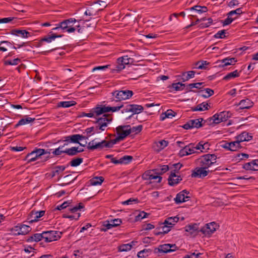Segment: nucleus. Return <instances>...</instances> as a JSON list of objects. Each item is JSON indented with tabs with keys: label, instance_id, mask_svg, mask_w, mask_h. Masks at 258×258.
I'll list each match as a JSON object with an SVG mask.
<instances>
[{
	"label": "nucleus",
	"instance_id": "nucleus-1",
	"mask_svg": "<svg viewBox=\"0 0 258 258\" xmlns=\"http://www.w3.org/2000/svg\"><path fill=\"white\" fill-rule=\"evenodd\" d=\"M104 114L102 117H98L95 121L96 125L95 126V132L97 133H100L99 130L103 131L105 128L110 123L113 118L111 115L109 114L103 113Z\"/></svg>",
	"mask_w": 258,
	"mask_h": 258
},
{
	"label": "nucleus",
	"instance_id": "nucleus-2",
	"mask_svg": "<svg viewBox=\"0 0 258 258\" xmlns=\"http://www.w3.org/2000/svg\"><path fill=\"white\" fill-rule=\"evenodd\" d=\"M217 156L215 154H207L198 159V162L200 166L208 169L216 163Z\"/></svg>",
	"mask_w": 258,
	"mask_h": 258
},
{
	"label": "nucleus",
	"instance_id": "nucleus-3",
	"mask_svg": "<svg viewBox=\"0 0 258 258\" xmlns=\"http://www.w3.org/2000/svg\"><path fill=\"white\" fill-rule=\"evenodd\" d=\"M232 113L229 111H223L214 114L212 117L208 119L210 123L219 124L228 120L232 116Z\"/></svg>",
	"mask_w": 258,
	"mask_h": 258
},
{
	"label": "nucleus",
	"instance_id": "nucleus-4",
	"mask_svg": "<svg viewBox=\"0 0 258 258\" xmlns=\"http://www.w3.org/2000/svg\"><path fill=\"white\" fill-rule=\"evenodd\" d=\"M124 105L122 104H120L117 106L110 107L105 106L103 105H97L96 107L95 112L97 115H101L103 113H105L110 111L115 112L118 111L121 108H124Z\"/></svg>",
	"mask_w": 258,
	"mask_h": 258
},
{
	"label": "nucleus",
	"instance_id": "nucleus-5",
	"mask_svg": "<svg viewBox=\"0 0 258 258\" xmlns=\"http://www.w3.org/2000/svg\"><path fill=\"white\" fill-rule=\"evenodd\" d=\"M111 94L112 96L116 99V101H120L131 98L133 95V92L128 90H116Z\"/></svg>",
	"mask_w": 258,
	"mask_h": 258
},
{
	"label": "nucleus",
	"instance_id": "nucleus-6",
	"mask_svg": "<svg viewBox=\"0 0 258 258\" xmlns=\"http://www.w3.org/2000/svg\"><path fill=\"white\" fill-rule=\"evenodd\" d=\"M144 108L142 105L137 104H126L122 110V113L132 112V114L128 118H131L134 114H139L142 112Z\"/></svg>",
	"mask_w": 258,
	"mask_h": 258
},
{
	"label": "nucleus",
	"instance_id": "nucleus-7",
	"mask_svg": "<svg viewBox=\"0 0 258 258\" xmlns=\"http://www.w3.org/2000/svg\"><path fill=\"white\" fill-rule=\"evenodd\" d=\"M62 233L57 231H47L43 232V239L46 242L58 240L61 237Z\"/></svg>",
	"mask_w": 258,
	"mask_h": 258
},
{
	"label": "nucleus",
	"instance_id": "nucleus-8",
	"mask_svg": "<svg viewBox=\"0 0 258 258\" xmlns=\"http://www.w3.org/2000/svg\"><path fill=\"white\" fill-rule=\"evenodd\" d=\"M217 169V168H215L214 169L209 170L203 166H200L193 170L191 176L192 177L203 178L207 176L210 172H213Z\"/></svg>",
	"mask_w": 258,
	"mask_h": 258
},
{
	"label": "nucleus",
	"instance_id": "nucleus-9",
	"mask_svg": "<svg viewBox=\"0 0 258 258\" xmlns=\"http://www.w3.org/2000/svg\"><path fill=\"white\" fill-rule=\"evenodd\" d=\"M177 249L178 247L175 244H164L159 245L158 248H155L154 252L168 253L175 251Z\"/></svg>",
	"mask_w": 258,
	"mask_h": 258
},
{
	"label": "nucleus",
	"instance_id": "nucleus-10",
	"mask_svg": "<svg viewBox=\"0 0 258 258\" xmlns=\"http://www.w3.org/2000/svg\"><path fill=\"white\" fill-rule=\"evenodd\" d=\"M203 120L204 119L202 118L189 120L182 126V127L185 130H188L194 127L199 128L203 126V124L202 123Z\"/></svg>",
	"mask_w": 258,
	"mask_h": 258
},
{
	"label": "nucleus",
	"instance_id": "nucleus-11",
	"mask_svg": "<svg viewBox=\"0 0 258 258\" xmlns=\"http://www.w3.org/2000/svg\"><path fill=\"white\" fill-rule=\"evenodd\" d=\"M100 3H103L104 5H105V2L103 1H98L95 3V5L91 6L90 7L88 8L87 10L85 12L84 14L86 16H95L98 14V12L102 9H100L98 8V5H101Z\"/></svg>",
	"mask_w": 258,
	"mask_h": 258
},
{
	"label": "nucleus",
	"instance_id": "nucleus-12",
	"mask_svg": "<svg viewBox=\"0 0 258 258\" xmlns=\"http://www.w3.org/2000/svg\"><path fill=\"white\" fill-rule=\"evenodd\" d=\"M129 125H119L116 128V134L123 140L131 134Z\"/></svg>",
	"mask_w": 258,
	"mask_h": 258
},
{
	"label": "nucleus",
	"instance_id": "nucleus-13",
	"mask_svg": "<svg viewBox=\"0 0 258 258\" xmlns=\"http://www.w3.org/2000/svg\"><path fill=\"white\" fill-rule=\"evenodd\" d=\"M94 141V140H92L88 143L87 148L89 150H94L97 149H102L104 147L106 148V144H107V141L103 140L98 143H95Z\"/></svg>",
	"mask_w": 258,
	"mask_h": 258
},
{
	"label": "nucleus",
	"instance_id": "nucleus-14",
	"mask_svg": "<svg viewBox=\"0 0 258 258\" xmlns=\"http://www.w3.org/2000/svg\"><path fill=\"white\" fill-rule=\"evenodd\" d=\"M217 224L215 222L207 224L205 227H203L200 231L205 234L211 235L216 230Z\"/></svg>",
	"mask_w": 258,
	"mask_h": 258
},
{
	"label": "nucleus",
	"instance_id": "nucleus-15",
	"mask_svg": "<svg viewBox=\"0 0 258 258\" xmlns=\"http://www.w3.org/2000/svg\"><path fill=\"white\" fill-rule=\"evenodd\" d=\"M182 180L180 176L175 174V172L171 171V173L168 177V184L171 186L177 184Z\"/></svg>",
	"mask_w": 258,
	"mask_h": 258
},
{
	"label": "nucleus",
	"instance_id": "nucleus-16",
	"mask_svg": "<svg viewBox=\"0 0 258 258\" xmlns=\"http://www.w3.org/2000/svg\"><path fill=\"white\" fill-rule=\"evenodd\" d=\"M10 33L12 35L21 36L22 38H28L31 36V33L25 30L12 29Z\"/></svg>",
	"mask_w": 258,
	"mask_h": 258
},
{
	"label": "nucleus",
	"instance_id": "nucleus-17",
	"mask_svg": "<svg viewBox=\"0 0 258 258\" xmlns=\"http://www.w3.org/2000/svg\"><path fill=\"white\" fill-rule=\"evenodd\" d=\"M171 228V226H169L167 224H163V223L158 228V231H157V229L155 230L154 234L156 235H159L160 234H166L170 231Z\"/></svg>",
	"mask_w": 258,
	"mask_h": 258
},
{
	"label": "nucleus",
	"instance_id": "nucleus-18",
	"mask_svg": "<svg viewBox=\"0 0 258 258\" xmlns=\"http://www.w3.org/2000/svg\"><path fill=\"white\" fill-rule=\"evenodd\" d=\"M243 168L247 170H258V160H253L251 162L243 165Z\"/></svg>",
	"mask_w": 258,
	"mask_h": 258
},
{
	"label": "nucleus",
	"instance_id": "nucleus-19",
	"mask_svg": "<svg viewBox=\"0 0 258 258\" xmlns=\"http://www.w3.org/2000/svg\"><path fill=\"white\" fill-rule=\"evenodd\" d=\"M235 139L239 140L240 142L249 141L252 139V136L247 132L244 131L237 136Z\"/></svg>",
	"mask_w": 258,
	"mask_h": 258
},
{
	"label": "nucleus",
	"instance_id": "nucleus-20",
	"mask_svg": "<svg viewBox=\"0 0 258 258\" xmlns=\"http://www.w3.org/2000/svg\"><path fill=\"white\" fill-rule=\"evenodd\" d=\"M62 36V35H57L56 34L53 33L52 32H49V35L42 38L41 39L40 42L45 41L49 43L55 38L61 37Z\"/></svg>",
	"mask_w": 258,
	"mask_h": 258
},
{
	"label": "nucleus",
	"instance_id": "nucleus-21",
	"mask_svg": "<svg viewBox=\"0 0 258 258\" xmlns=\"http://www.w3.org/2000/svg\"><path fill=\"white\" fill-rule=\"evenodd\" d=\"M195 74L196 72L194 71L183 72L181 74V80L183 82L187 81L190 79L194 78L195 77Z\"/></svg>",
	"mask_w": 258,
	"mask_h": 258
},
{
	"label": "nucleus",
	"instance_id": "nucleus-22",
	"mask_svg": "<svg viewBox=\"0 0 258 258\" xmlns=\"http://www.w3.org/2000/svg\"><path fill=\"white\" fill-rule=\"evenodd\" d=\"M237 61V60L234 58H225L220 61H219V63H220L219 64V67H224L225 66H227L229 65L233 64V63H235Z\"/></svg>",
	"mask_w": 258,
	"mask_h": 258
},
{
	"label": "nucleus",
	"instance_id": "nucleus-23",
	"mask_svg": "<svg viewBox=\"0 0 258 258\" xmlns=\"http://www.w3.org/2000/svg\"><path fill=\"white\" fill-rule=\"evenodd\" d=\"M169 169V166L167 165H159L158 167L152 170L155 174L162 175L166 172Z\"/></svg>",
	"mask_w": 258,
	"mask_h": 258
},
{
	"label": "nucleus",
	"instance_id": "nucleus-24",
	"mask_svg": "<svg viewBox=\"0 0 258 258\" xmlns=\"http://www.w3.org/2000/svg\"><path fill=\"white\" fill-rule=\"evenodd\" d=\"M240 108L242 109H249L253 105V102L248 99L242 100L239 103Z\"/></svg>",
	"mask_w": 258,
	"mask_h": 258
},
{
	"label": "nucleus",
	"instance_id": "nucleus-25",
	"mask_svg": "<svg viewBox=\"0 0 258 258\" xmlns=\"http://www.w3.org/2000/svg\"><path fill=\"white\" fill-rule=\"evenodd\" d=\"M198 92L200 94V95L204 98H209L212 96L214 93V90L210 88L201 90Z\"/></svg>",
	"mask_w": 258,
	"mask_h": 258
},
{
	"label": "nucleus",
	"instance_id": "nucleus-26",
	"mask_svg": "<svg viewBox=\"0 0 258 258\" xmlns=\"http://www.w3.org/2000/svg\"><path fill=\"white\" fill-rule=\"evenodd\" d=\"M179 220V218L177 216L170 217L166 218L163 222V224H167L171 226L172 228Z\"/></svg>",
	"mask_w": 258,
	"mask_h": 258
},
{
	"label": "nucleus",
	"instance_id": "nucleus-27",
	"mask_svg": "<svg viewBox=\"0 0 258 258\" xmlns=\"http://www.w3.org/2000/svg\"><path fill=\"white\" fill-rule=\"evenodd\" d=\"M240 142L239 140L236 139V141L229 142V146L230 147V151H236L242 148L240 145Z\"/></svg>",
	"mask_w": 258,
	"mask_h": 258
},
{
	"label": "nucleus",
	"instance_id": "nucleus-28",
	"mask_svg": "<svg viewBox=\"0 0 258 258\" xmlns=\"http://www.w3.org/2000/svg\"><path fill=\"white\" fill-rule=\"evenodd\" d=\"M85 207L82 203H80L78 205L69 208V211L73 213H79L78 212L84 211Z\"/></svg>",
	"mask_w": 258,
	"mask_h": 258
},
{
	"label": "nucleus",
	"instance_id": "nucleus-29",
	"mask_svg": "<svg viewBox=\"0 0 258 258\" xmlns=\"http://www.w3.org/2000/svg\"><path fill=\"white\" fill-rule=\"evenodd\" d=\"M185 231L194 234L198 231V225L195 223L187 225L185 227Z\"/></svg>",
	"mask_w": 258,
	"mask_h": 258
},
{
	"label": "nucleus",
	"instance_id": "nucleus-30",
	"mask_svg": "<svg viewBox=\"0 0 258 258\" xmlns=\"http://www.w3.org/2000/svg\"><path fill=\"white\" fill-rule=\"evenodd\" d=\"M190 198L188 196H185V195H176L174 200L176 204H178L188 201Z\"/></svg>",
	"mask_w": 258,
	"mask_h": 258
},
{
	"label": "nucleus",
	"instance_id": "nucleus-31",
	"mask_svg": "<svg viewBox=\"0 0 258 258\" xmlns=\"http://www.w3.org/2000/svg\"><path fill=\"white\" fill-rule=\"evenodd\" d=\"M205 83L204 82H199L196 83H191L187 85V87L190 89L189 91H191L195 93L197 92V91L195 90H191V89L195 88L199 89H201L204 87V84Z\"/></svg>",
	"mask_w": 258,
	"mask_h": 258
},
{
	"label": "nucleus",
	"instance_id": "nucleus-32",
	"mask_svg": "<svg viewBox=\"0 0 258 258\" xmlns=\"http://www.w3.org/2000/svg\"><path fill=\"white\" fill-rule=\"evenodd\" d=\"M79 134H75L72 136H68L66 138L64 141L69 142L73 143H79Z\"/></svg>",
	"mask_w": 258,
	"mask_h": 258
},
{
	"label": "nucleus",
	"instance_id": "nucleus-33",
	"mask_svg": "<svg viewBox=\"0 0 258 258\" xmlns=\"http://www.w3.org/2000/svg\"><path fill=\"white\" fill-rule=\"evenodd\" d=\"M35 118L27 117L25 118L21 119L16 124L15 126L17 127L20 125H25L28 124L35 120Z\"/></svg>",
	"mask_w": 258,
	"mask_h": 258
},
{
	"label": "nucleus",
	"instance_id": "nucleus-34",
	"mask_svg": "<svg viewBox=\"0 0 258 258\" xmlns=\"http://www.w3.org/2000/svg\"><path fill=\"white\" fill-rule=\"evenodd\" d=\"M209 104L207 103L203 102L201 104L198 105L196 107L191 108L193 111H203L204 110H208Z\"/></svg>",
	"mask_w": 258,
	"mask_h": 258
},
{
	"label": "nucleus",
	"instance_id": "nucleus-35",
	"mask_svg": "<svg viewBox=\"0 0 258 258\" xmlns=\"http://www.w3.org/2000/svg\"><path fill=\"white\" fill-rule=\"evenodd\" d=\"M104 181V178L102 176L95 177L90 179V184L92 185H97L101 184Z\"/></svg>",
	"mask_w": 258,
	"mask_h": 258
},
{
	"label": "nucleus",
	"instance_id": "nucleus-36",
	"mask_svg": "<svg viewBox=\"0 0 258 258\" xmlns=\"http://www.w3.org/2000/svg\"><path fill=\"white\" fill-rule=\"evenodd\" d=\"M136 242L132 241L131 243L124 244L119 246L118 249L120 251H127L131 249L133 244Z\"/></svg>",
	"mask_w": 258,
	"mask_h": 258
},
{
	"label": "nucleus",
	"instance_id": "nucleus-37",
	"mask_svg": "<svg viewBox=\"0 0 258 258\" xmlns=\"http://www.w3.org/2000/svg\"><path fill=\"white\" fill-rule=\"evenodd\" d=\"M185 85L180 82L173 83L169 88H172L175 91H182L183 90Z\"/></svg>",
	"mask_w": 258,
	"mask_h": 258
},
{
	"label": "nucleus",
	"instance_id": "nucleus-38",
	"mask_svg": "<svg viewBox=\"0 0 258 258\" xmlns=\"http://www.w3.org/2000/svg\"><path fill=\"white\" fill-rule=\"evenodd\" d=\"M76 104L75 101H61L58 103V107L67 108Z\"/></svg>",
	"mask_w": 258,
	"mask_h": 258
},
{
	"label": "nucleus",
	"instance_id": "nucleus-39",
	"mask_svg": "<svg viewBox=\"0 0 258 258\" xmlns=\"http://www.w3.org/2000/svg\"><path fill=\"white\" fill-rule=\"evenodd\" d=\"M78 147H73L71 148L66 149L64 150V153L69 156H74L78 153Z\"/></svg>",
	"mask_w": 258,
	"mask_h": 258
},
{
	"label": "nucleus",
	"instance_id": "nucleus-40",
	"mask_svg": "<svg viewBox=\"0 0 258 258\" xmlns=\"http://www.w3.org/2000/svg\"><path fill=\"white\" fill-rule=\"evenodd\" d=\"M95 109H96V107L95 108H92L91 110L90 113H85V112H83L81 113L80 116L81 117L87 116V117H96L97 116H99L100 115H97L96 113L95 112Z\"/></svg>",
	"mask_w": 258,
	"mask_h": 258
},
{
	"label": "nucleus",
	"instance_id": "nucleus-41",
	"mask_svg": "<svg viewBox=\"0 0 258 258\" xmlns=\"http://www.w3.org/2000/svg\"><path fill=\"white\" fill-rule=\"evenodd\" d=\"M33 153H34V155H35V157L38 159L39 157H40L41 156L45 154L46 153H49V152H47L45 149H36L35 150L32 151Z\"/></svg>",
	"mask_w": 258,
	"mask_h": 258
},
{
	"label": "nucleus",
	"instance_id": "nucleus-42",
	"mask_svg": "<svg viewBox=\"0 0 258 258\" xmlns=\"http://www.w3.org/2000/svg\"><path fill=\"white\" fill-rule=\"evenodd\" d=\"M37 159V158L35 157L34 153L32 151L31 153L27 154L24 160L27 161V163H31L35 161Z\"/></svg>",
	"mask_w": 258,
	"mask_h": 258
},
{
	"label": "nucleus",
	"instance_id": "nucleus-43",
	"mask_svg": "<svg viewBox=\"0 0 258 258\" xmlns=\"http://www.w3.org/2000/svg\"><path fill=\"white\" fill-rule=\"evenodd\" d=\"M122 140L121 137L118 136L115 139L107 141V144H106V148H111L114 144Z\"/></svg>",
	"mask_w": 258,
	"mask_h": 258
},
{
	"label": "nucleus",
	"instance_id": "nucleus-44",
	"mask_svg": "<svg viewBox=\"0 0 258 258\" xmlns=\"http://www.w3.org/2000/svg\"><path fill=\"white\" fill-rule=\"evenodd\" d=\"M239 76V74L237 70H235L233 72H231L228 73L227 75H226L224 78V80H229L232 78H236Z\"/></svg>",
	"mask_w": 258,
	"mask_h": 258
},
{
	"label": "nucleus",
	"instance_id": "nucleus-45",
	"mask_svg": "<svg viewBox=\"0 0 258 258\" xmlns=\"http://www.w3.org/2000/svg\"><path fill=\"white\" fill-rule=\"evenodd\" d=\"M42 239H43V232L42 233L34 234L28 239V240L31 241H39L41 240Z\"/></svg>",
	"mask_w": 258,
	"mask_h": 258
},
{
	"label": "nucleus",
	"instance_id": "nucleus-46",
	"mask_svg": "<svg viewBox=\"0 0 258 258\" xmlns=\"http://www.w3.org/2000/svg\"><path fill=\"white\" fill-rule=\"evenodd\" d=\"M20 231V235H25L31 231V228L26 225H19Z\"/></svg>",
	"mask_w": 258,
	"mask_h": 258
},
{
	"label": "nucleus",
	"instance_id": "nucleus-47",
	"mask_svg": "<svg viewBox=\"0 0 258 258\" xmlns=\"http://www.w3.org/2000/svg\"><path fill=\"white\" fill-rule=\"evenodd\" d=\"M83 161V159L82 158H77L73 159L70 162V164L71 166L77 167L80 165Z\"/></svg>",
	"mask_w": 258,
	"mask_h": 258
},
{
	"label": "nucleus",
	"instance_id": "nucleus-48",
	"mask_svg": "<svg viewBox=\"0 0 258 258\" xmlns=\"http://www.w3.org/2000/svg\"><path fill=\"white\" fill-rule=\"evenodd\" d=\"M151 176H150L149 181H146V183L147 184H150L152 183L153 182L152 181V180H156L158 179V181H157V183H159L161 181L162 177L158 175H154L153 173H152V172L150 173Z\"/></svg>",
	"mask_w": 258,
	"mask_h": 258
},
{
	"label": "nucleus",
	"instance_id": "nucleus-49",
	"mask_svg": "<svg viewBox=\"0 0 258 258\" xmlns=\"http://www.w3.org/2000/svg\"><path fill=\"white\" fill-rule=\"evenodd\" d=\"M125 68V66L123 64V63H117V64L116 65L114 68L112 69V73H119L122 70H123Z\"/></svg>",
	"mask_w": 258,
	"mask_h": 258
},
{
	"label": "nucleus",
	"instance_id": "nucleus-50",
	"mask_svg": "<svg viewBox=\"0 0 258 258\" xmlns=\"http://www.w3.org/2000/svg\"><path fill=\"white\" fill-rule=\"evenodd\" d=\"M132 59L131 58L128 57V56H124L123 57H119L117 59V63H123V64L125 66V64H128L130 63V60Z\"/></svg>",
	"mask_w": 258,
	"mask_h": 258
},
{
	"label": "nucleus",
	"instance_id": "nucleus-51",
	"mask_svg": "<svg viewBox=\"0 0 258 258\" xmlns=\"http://www.w3.org/2000/svg\"><path fill=\"white\" fill-rule=\"evenodd\" d=\"M209 144L208 143H206L203 144V142H200L198 143V144L195 147L196 150H201L202 152V150H205L206 149H208Z\"/></svg>",
	"mask_w": 258,
	"mask_h": 258
},
{
	"label": "nucleus",
	"instance_id": "nucleus-52",
	"mask_svg": "<svg viewBox=\"0 0 258 258\" xmlns=\"http://www.w3.org/2000/svg\"><path fill=\"white\" fill-rule=\"evenodd\" d=\"M112 227H113L110 221H105L103 224V227L101 228V231H106L107 230L110 229Z\"/></svg>",
	"mask_w": 258,
	"mask_h": 258
},
{
	"label": "nucleus",
	"instance_id": "nucleus-53",
	"mask_svg": "<svg viewBox=\"0 0 258 258\" xmlns=\"http://www.w3.org/2000/svg\"><path fill=\"white\" fill-rule=\"evenodd\" d=\"M133 157L132 156L125 155L120 159L121 164H127L132 161Z\"/></svg>",
	"mask_w": 258,
	"mask_h": 258
},
{
	"label": "nucleus",
	"instance_id": "nucleus-54",
	"mask_svg": "<svg viewBox=\"0 0 258 258\" xmlns=\"http://www.w3.org/2000/svg\"><path fill=\"white\" fill-rule=\"evenodd\" d=\"M151 251V250L150 249H144L139 251L137 255L139 257H145V256H148Z\"/></svg>",
	"mask_w": 258,
	"mask_h": 258
},
{
	"label": "nucleus",
	"instance_id": "nucleus-55",
	"mask_svg": "<svg viewBox=\"0 0 258 258\" xmlns=\"http://www.w3.org/2000/svg\"><path fill=\"white\" fill-rule=\"evenodd\" d=\"M21 61V60L20 58H15L13 60H6L4 62V64L5 65H12V66H14V65H17L18 64L19 62H20Z\"/></svg>",
	"mask_w": 258,
	"mask_h": 258
},
{
	"label": "nucleus",
	"instance_id": "nucleus-56",
	"mask_svg": "<svg viewBox=\"0 0 258 258\" xmlns=\"http://www.w3.org/2000/svg\"><path fill=\"white\" fill-rule=\"evenodd\" d=\"M237 17L232 18V16H227V18L224 20L222 21L223 26H226L230 24Z\"/></svg>",
	"mask_w": 258,
	"mask_h": 258
},
{
	"label": "nucleus",
	"instance_id": "nucleus-57",
	"mask_svg": "<svg viewBox=\"0 0 258 258\" xmlns=\"http://www.w3.org/2000/svg\"><path fill=\"white\" fill-rule=\"evenodd\" d=\"M143 128V126L142 125H139L137 126H133V127H131V126L129 125L128 130L131 131V133H135L136 134H138L141 132Z\"/></svg>",
	"mask_w": 258,
	"mask_h": 258
},
{
	"label": "nucleus",
	"instance_id": "nucleus-58",
	"mask_svg": "<svg viewBox=\"0 0 258 258\" xmlns=\"http://www.w3.org/2000/svg\"><path fill=\"white\" fill-rule=\"evenodd\" d=\"M11 234L13 235H20L21 230L20 229L19 225L16 226L12 228L10 230Z\"/></svg>",
	"mask_w": 258,
	"mask_h": 258
},
{
	"label": "nucleus",
	"instance_id": "nucleus-59",
	"mask_svg": "<svg viewBox=\"0 0 258 258\" xmlns=\"http://www.w3.org/2000/svg\"><path fill=\"white\" fill-rule=\"evenodd\" d=\"M242 13V8H239L235 10L231 11L230 12H229V13H227V16H229V17L232 16L234 15H236L238 16V15H240Z\"/></svg>",
	"mask_w": 258,
	"mask_h": 258
},
{
	"label": "nucleus",
	"instance_id": "nucleus-60",
	"mask_svg": "<svg viewBox=\"0 0 258 258\" xmlns=\"http://www.w3.org/2000/svg\"><path fill=\"white\" fill-rule=\"evenodd\" d=\"M139 200L137 198H130V199L122 202L121 203L123 205H132L133 204H137Z\"/></svg>",
	"mask_w": 258,
	"mask_h": 258
},
{
	"label": "nucleus",
	"instance_id": "nucleus-61",
	"mask_svg": "<svg viewBox=\"0 0 258 258\" xmlns=\"http://www.w3.org/2000/svg\"><path fill=\"white\" fill-rule=\"evenodd\" d=\"M208 22L207 23H201L199 25V27L201 29H204L208 27L213 22L212 18H209L207 19Z\"/></svg>",
	"mask_w": 258,
	"mask_h": 258
},
{
	"label": "nucleus",
	"instance_id": "nucleus-62",
	"mask_svg": "<svg viewBox=\"0 0 258 258\" xmlns=\"http://www.w3.org/2000/svg\"><path fill=\"white\" fill-rule=\"evenodd\" d=\"M148 215V214L147 213L142 211L136 216L135 220L137 221H140L143 219L146 218Z\"/></svg>",
	"mask_w": 258,
	"mask_h": 258
},
{
	"label": "nucleus",
	"instance_id": "nucleus-63",
	"mask_svg": "<svg viewBox=\"0 0 258 258\" xmlns=\"http://www.w3.org/2000/svg\"><path fill=\"white\" fill-rule=\"evenodd\" d=\"M70 203V202L68 201L64 202L61 204L57 205V207L55 208V210H61L64 209L69 207Z\"/></svg>",
	"mask_w": 258,
	"mask_h": 258
},
{
	"label": "nucleus",
	"instance_id": "nucleus-64",
	"mask_svg": "<svg viewBox=\"0 0 258 258\" xmlns=\"http://www.w3.org/2000/svg\"><path fill=\"white\" fill-rule=\"evenodd\" d=\"M157 146L159 147L160 149H163L165 147L168 146V142L164 140H162L158 141L157 143Z\"/></svg>",
	"mask_w": 258,
	"mask_h": 258
}]
</instances>
